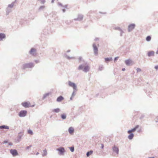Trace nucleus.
Segmentation results:
<instances>
[{
  "label": "nucleus",
  "instance_id": "obj_13",
  "mask_svg": "<svg viewBox=\"0 0 158 158\" xmlns=\"http://www.w3.org/2000/svg\"><path fill=\"white\" fill-rule=\"evenodd\" d=\"M64 99V98L62 96H60L58 97L56 100V101L58 102H60Z\"/></svg>",
  "mask_w": 158,
  "mask_h": 158
},
{
  "label": "nucleus",
  "instance_id": "obj_9",
  "mask_svg": "<svg viewBox=\"0 0 158 158\" xmlns=\"http://www.w3.org/2000/svg\"><path fill=\"white\" fill-rule=\"evenodd\" d=\"M135 25L134 24H132L130 25L128 27V31H130L134 29L135 27Z\"/></svg>",
  "mask_w": 158,
  "mask_h": 158
},
{
  "label": "nucleus",
  "instance_id": "obj_10",
  "mask_svg": "<svg viewBox=\"0 0 158 158\" xmlns=\"http://www.w3.org/2000/svg\"><path fill=\"white\" fill-rule=\"evenodd\" d=\"M93 47L94 53L96 54H97L98 53V49L96 46V44H94L93 45Z\"/></svg>",
  "mask_w": 158,
  "mask_h": 158
},
{
  "label": "nucleus",
  "instance_id": "obj_1",
  "mask_svg": "<svg viewBox=\"0 0 158 158\" xmlns=\"http://www.w3.org/2000/svg\"><path fill=\"white\" fill-rule=\"evenodd\" d=\"M22 105L25 108H28L29 107H33L35 106L34 103L31 104L29 102H24L22 103Z\"/></svg>",
  "mask_w": 158,
  "mask_h": 158
},
{
  "label": "nucleus",
  "instance_id": "obj_7",
  "mask_svg": "<svg viewBox=\"0 0 158 158\" xmlns=\"http://www.w3.org/2000/svg\"><path fill=\"white\" fill-rule=\"evenodd\" d=\"M23 135V134L21 132H20L19 134V135L16 139V141L17 143H19L21 141Z\"/></svg>",
  "mask_w": 158,
  "mask_h": 158
},
{
  "label": "nucleus",
  "instance_id": "obj_2",
  "mask_svg": "<svg viewBox=\"0 0 158 158\" xmlns=\"http://www.w3.org/2000/svg\"><path fill=\"white\" fill-rule=\"evenodd\" d=\"M136 129H131L128 131V133L129 134V135L128 136V138L129 139H131L134 137V134L132 133L136 131Z\"/></svg>",
  "mask_w": 158,
  "mask_h": 158
},
{
  "label": "nucleus",
  "instance_id": "obj_23",
  "mask_svg": "<svg viewBox=\"0 0 158 158\" xmlns=\"http://www.w3.org/2000/svg\"><path fill=\"white\" fill-rule=\"evenodd\" d=\"M71 152H73L74 150V148L73 146L70 147H69Z\"/></svg>",
  "mask_w": 158,
  "mask_h": 158
},
{
  "label": "nucleus",
  "instance_id": "obj_26",
  "mask_svg": "<svg viewBox=\"0 0 158 158\" xmlns=\"http://www.w3.org/2000/svg\"><path fill=\"white\" fill-rule=\"evenodd\" d=\"M61 116V118L63 119H65L66 118V115L64 114H62Z\"/></svg>",
  "mask_w": 158,
  "mask_h": 158
},
{
  "label": "nucleus",
  "instance_id": "obj_28",
  "mask_svg": "<svg viewBox=\"0 0 158 158\" xmlns=\"http://www.w3.org/2000/svg\"><path fill=\"white\" fill-rule=\"evenodd\" d=\"M8 142H9L8 140H4L3 141V142L2 143V144H6V143H8Z\"/></svg>",
  "mask_w": 158,
  "mask_h": 158
},
{
  "label": "nucleus",
  "instance_id": "obj_4",
  "mask_svg": "<svg viewBox=\"0 0 158 158\" xmlns=\"http://www.w3.org/2000/svg\"><path fill=\"white\" fill-rule=\"evenodd\" d=\"M10 153L13 156L18 155V153L16 149H11L10 150Z\"/></svg>",
  "mask_w": 158,
  "mask_h": 158
},
{
  "label": "nucleus",
  "instance_id": "obj_16",
  "mask_svg": "<svg viewBox=\"0 0 158 158\" xmlns=\"http://www.w3.org/2000/svg\"><path fill=\"white\" fill-rule=\"evenodd\" d=\"M68 131L71 135H73L74 132V129H69Z\"/></svg>",
  "mask_w": 158,
  "mask_h": 158
},
{
  "label": "nucleus",
  "instance_id": "obj_45",
  "mask_svg": "<svg viewBox=\"0 0 158 158\" xmlns=\"http://www.w3.org/2000/svg\"><path fill=\"white\" fill-rule=\"evenodd\" d=\"M137 127H135V129H136V128H137Z\"/></svg>",
  "mask_w": 158,
  "mask_h": 158
},
{
  "label": "nucleus",
  "instance_id": "obj_43",
  "mask_svg": "<svg viewBox=\"0 0 158 158\" xmlns=\"http://www.w3.org/2000/svg\"><path fill=\"white\" fill-rule=\"evenodd\" d=\"M48 94H46V96H48Z\"/></svg>",
  "mask_w": 158,
  "mask_h": 158
},
{
  "label": "nucleus",
  "instance_id": "obj_27",
  "mask_svg": "<svg viewBox=\"0 0 158 158\" xmlns=\"http://www.w3.org/2000/svg\"><path fill=\"white\" fill-rule=\"evenodd\" d=\"M84 66H83V65H80L79 66V67L78 68V69L79 70H81V69H84Z\"/></svg>",
  "mask_w": 158,
  "mask_h": 158
},
{
  "label": "nucleus",
  "instance_id": "obj_32",
  "mask_svg": "<svg viewBox=\"0 0 158 158\" xmlns=\"http://www.w3.org/2000/svg\"><path fill=\"white\" fill-rule=\"evenodd\" d=\"M8 145L12 146L13 144L11 142H9L8 143Z\"/></svg>",
  "mask_w": 158,
  "mask_h": 158
},
{
  "label": "nucleus",
  "instance_id": "obj_41",
  "mask_svg": "<svg viewBox=\"0 0 158 158\" xmlns=\"http://www.w3.org/2000/svg\"><path fill=\"white\" fill-rule=\"evenodd\" d=\"M148 158H155L154 157H149Z\"/></svg>",
  "mask_w": 158,
  "mask_h": 158
},
{
  "label": "nucleus",
  "instance_id": "obj_44",
  "mask_svg": "<svg viewBox=\"0 0 158 158\" xmlns=\"http://www.w3.org/2000/svg\"><path fill=\"white\" fill-rule=\"evenodd\" d=\"M70 129L72 128L71 127L69 128Z\"/></svg>",
  "mask_w": 158,
  "mask_h": 158
},
{
  "label": "nucleus",
  "instance_id": "obj_24",
  "mask_svg": "<svg viewBox=\"0 0 158 158\" xmlns=\"http://www.w3.org/2000/svg\"><path fill=\"white\" fill-rule=\"evenodd\" d=\"M9 127L7 126H0V128H9Z\"/></svg>",
  "mask_w": 158,
  "mask_h": 158
},
{
  "label": "nucleus",
  "instance_id": "obj_17",
  "mask_svg": "<svg viewBox=\"0 0 158 158\" xmlns=\"http://www.w3.org/2000/svg\"><path fill=\"white\" fill-rule=\"evenodd\" d=\"M5 37V35L4 34H0V40H2Z\"/></svg>",
  "mask_w": 158,
  "mask_h": 158
},
{
  "label": "nucleus",
  "instance_id": "obj_11",
  "mask_svg": "<svg viewBox=\"0 0 158 158\" xmlns=\"http://www.w3.org/2000/svg\"><path fill=\"white\" fill-rule=\"evenodd\" d=\"M155 52L153 51H151L148 52V56H153L154 55Z\"/></svg>",
  "mask_w": 158,
  "mask_h": 158
},
{
  "label": "nucleus",
  "instance_id": "obj_20",
  "mask_svg": "<svg viewBox=\"0 0 158 158\" xmlns=\"http://www.w3.org/2000/svg\"><path fill=\"white\" fill-rule=\"evenodd\" d=\"M30 66H33V64L31 63L26 64L24 65V68L27 67H28Z\"/></svg>",
  "mask_w": 158,
  "mask_h": 158
},
{
  "label": "nucleus",
  "instance_id": "obj_38",
  "mask_svg": "<svg viewBox=\"0 0 158 158\" xmlns=\"http://www.w3.org/2000/svg\"><path fill=\"white\" fill-rule=\"evenodd\" d=\"M125 70V68H123V69H122V70H123V71H124Z\"/></svg>",
  "mask_w": 158,
  "mask_h": 158
},
{
  "label": "nucleus",
  "instance_id": "obj_34",
  "mask_svg": "<svg viewBox=\"0 0 158 158\" xmlns=\"http://www.w3.org/2000/svg\"><path fill=\"white\" fill-rule=\"evenodd\" d=\"M101 145H102V146H101V148L102 149V148H104V145H103V144H101Z\"/></svg>",
  "mask_w": 158,
  "mask_h": 158
},
{
  "label": "nucleus",
  "instance_id": "obj_22",
  "mask_svg": "<svg viewBox=\"0 0 158 158\" xmlns=\"http://www.w3.org/2000/svg\"><path fill=\"white\" fill-rule=\"evenodd\" d=\"M44 153L42 154V156H46L47 154V152L46 149L43 150Z\"/></svg>",
  "mask_w": 158,
  "mask_h": 158
},
{
  "label": "nucleus",
  "instance_id": "obj_3",
  "mask_svg": "<svg viewBox=\"0 0 158 158\" xmlns=\"http://www.w3.org/2000/svg\"><path fill=\"white\" fill-rule=\"evenodd\" d=\"M27 112L26 110H21L19 112V115L20 117H23L26 115Z\"/></svg>",
  "mask_w": 158,
  "mask_h": 158
},
{
  "label": "nucleus",
  "instance_id": "obj_14",
  "mask_svg": "<svg viewBox=\"0 0 158 158\" xmlns=\"http://www.w3.org/2000/svg\"><path fill=\"white\" fill-rule=\"evenodd\" d=\"M36 51V50L34 48H32L30 51V53L32 55H34L35 54Z\"/></svg>",
  "mask_w": 158,
  "mask_h": 158
},
{
  "label": "nucleus",
  "instance_id": "obj_35",
  "mask_svg": "<svg viewBox=\"0 0 158 158\" xmlns=\"http://www.w3.org/2000/svg\"><path fill=\"white\" fill-rule=\"evenodd\" d=\"M105 60L106 61H109L110 60L109 59V58H106Z\"/></svg>",
  "mask_w": 158,
  "mask_h": 158
},
{
  "label": "nucleus",
  "instance_id": "obj_12",
  "mask_svg": "<svg viewBox=\"0 0 158 158\" xmlns=\"http://www.w3.org/2000/svg\"><path fill=\"white\" fill-rule=\"evenodd\" d=\"M89 68L88 66H84L83 70L85 72H87L89 70Z\"/></svg>",
  "mask_w": 158,
  "mask_h": 158
},
{
  "label": "nucleus",
  "instance_id": "obj_21",
  "mask_svg": "<svg viewBox=\"0 0 158 158\" xmlns=\"http://www.w3.org/2000/svg\"><path fill=\"white\" fill-rule=\"evenodd\" d=\"M27 132L28 134L31 135H32L33 134V132L30 129L28 130Z\"/></svg>",
  "mask_w": 158,
  "mask_h": 158
},
{
  "label": "nucleus",
  "instance_id": "obj_42",
  "mask_svg": "<svg viewBox=\"0 0 158 158\" xmlns=\"http://www.w3.org/2000/svg\"><path fill=\"white\" fill-rule=\"evenodd\" d=\"M70 99H71V100L72 99V97H71L70 98Z\"/></svg>",
  "mask_w": 158,
  "mask_h": 158
},
{
  "label": "nucleus",
  "instance_id": "obj_18",
  "mask_svg": "<svg viewBox=\"0 0 158 158\" xmlns=\"http://www.w3.org/2000/svg\"><path fill=\"white\" fill-rule=\"evenodd\" d=\"M93 151L92 150H90L88 152L86 153V156L87 157H89L93 153Z\"/></svg>",
  "mask_w": 158,
  "mask_h": 158
},
{
  "label": "nucleus",
  "instance_id": "obj_8",
  "mask_svg": "<svg viewBox=\"0 0 158 158\" xmlns=\"http://www.w3.org/2000/svg\"><path fill=\"white\" fill-rule=\"evenodd\" d=\"M68 83L69 85L70 86L72 87L74 89H76V86L74 83L72 82L69 81Z\"/></svg>",
  "mask_w": 158,
  "mask_h": 158
},
{
  "label": "nucleus",
  "instance_id": "obj_6",
  "mask_svg": "<svg viewBox=\"0 0 158 158\" xmlns=\"http://www.w3.org/2000/svg\"><path fill=\"white\" fill-rule=\"evenodd\" d=\"M112 150L114 152L118 155L119 152V149L115 145H114L112 148Z\"/></svg>",
  "mask_w": 158,
  "mask_h": 158
},
{
  "label": "nucleus",
  "instance_id": "obj_15",
  "mask_svg": "<svg viewBox=\"0 0 158 158\" xmlns=\"http://www.w3.org/2000/svg\"><path fill=\"white\" fill-rule=\"evenodd\" d=\"M125 63L127 65H129L132 63V61L130 60H127L125 61Z\"/></svg>",
  "mask_w": 158,
  "mask_h": 158
},
{
  "label": "nucleus",
  "instance_id": "obj_36",
  "mask_svg": "<svg viewBox=\"0 0 158 158\" xmlns=\"http://www.w3.org/2000/svg\"><path fill=\"white\" fill-rule=\"evenodd\" d=\"M118 57H116L114 59V61H115Z\"/></svg>",
  "mask_w": 158,
  "mask_h": 158
},
{
  "label": "nucleus",
  "instance_id": "obj_31",
  "mask_svg": "<svg viewBox=\"0 0 158 158\" xmlns=\"http://www.w3.org/2000/svg\"><path fill=\"white\" fill-rule=\"evenodd\" d=\"M136 131L139 133H140L141 132V129H136Z\"/></svg>",
  "mask_w": 158,
  "mask_h": 158
},
{
  "label": "nucleus",
  "instance_id": "obj_25",
  "mask_svg": "<svg viewBox=\"0 0 158 158\" xmlns=\"http://www.w3.org/2000/svg\"><path fill=\"white\" fill-rule=\"evenodd\" d=\"M151 37L150 36H148L146 37V40L147 41H150L151 40Z\"/></svg>",
  "mask_w": 158,
  "mask_h": 158
},
{
  "label": "nucleus",
  "instance_id": "obj_39",
  "mask_svg": "<svg viewBox=\"0 0 158 158\" xmlns=\"http://www.w3.org/2000/svg\"><path fill=\"white\" fill-rule=\"evenodd\" d=\"M39 154V153L38 152H37L36 153V155H38Z\"/></svg>",
  "mask_w": 158,
  "mask_h": 158
},
{
  "label": "nucleus",
  "instance_id": "obj_29",
  "mask_svg": "<svg viewBox=\"0 0 158 158\" xmlns=\"http://www.w3.org/2000/svg\"><path fill=\"white\" fill-rule=\"evenodd\" d=\"M31 147H32V145H30V146H27L26 148V149H29L30 148H31Z\"/></svg>",
  "mask_w": 158,
  "mask_h": 158
},
{
  "label": "nucleus",
  "instance_id": "obj_19",
  "mask_svg": "<svg viewBox=\"0 0 158 158\" xmlns=\"http://www.w3.org/2000/svg\"><path fill=\"white\" fill-rule=\"evenodd\" d=\"M60 111V110L59 108H56L52 110V112L55 113H58Z\"/></svg>",
  "mask_w": 158,
  "mask_h": 158
},
{
  "label": "nucleus",
  "instance_id": "obj_37",
  "mask_svg": "<svg viewBox=\"0 0 158 158\" xmlns=\"http://www.w3.org/2000/svg\"><path fill=\"white\" fill-rule=\"evenodd\" d=\"M9 6H10V7H11L13 6H12L11 5H9Z\"/></svg>",
  "mask_w": 158,
  "mask_h": 158
},
{
  "label": "nucleus",
  "instance_id": "obj_40",
  "mask_svg": "<svg viewBox=\"0 0 158 158\" xmlns=\"http://www.w3.org/2000/svg\"><path fill=\"white\" fill-rule=\"evenodd\" d=\"M156 53L157 54H158V51H156Z\"/></svg>",
  "mask_w": 158,
  "mask_h": 158
},
{
  "label": "nucleus",
  "instance_id": "obj_33",
  "mask_svg": "<svg viewBox=\"0 0 158 158\" xmlns=\"http://www.w3.org/2000/svg\"><path fill=\"white\" fill-rule=\"evenodd\" d=\"M155 68L156 70H158V65L155 66Z\"/></svg>",
  "mask_w": 158,
  "mask_h": 158
},
{
  "label": "nucleus",
  "instance_id": "obj_30",
  "mask_svg": "<svg viewBox=\"0 0 158 158\" xmlns=\"http://www.w3.org/2000/svg\"><path fill=\"white\" fill-rule=\"evenodd\" d=\"M137 71V72H139L141 71V70L140 69L138 68L136 69Z\"/></svg>",
  "mask_w": 158,
  "mask_h": 158
},
{
  "label": "nucleus",
  "instance_id": "obj_5",
  "mask_svg": "<svg viewBox=\"0 0 158 158\" xmlns=\"http://www.w3.org/2000/svg\"><path fill=\"white\" fill-rule=\"evenodd\" d=\"M56 150L59 152V154L60 155H63L65 152V150L64 148L60 147L56 149Z\"/></svg>",
  "mask_w": 158,
  "mask_h": 158
}]
</instances>
